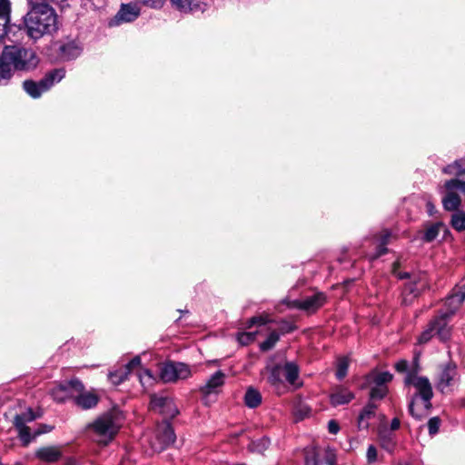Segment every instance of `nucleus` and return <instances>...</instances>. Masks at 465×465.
I'll use <instances>...</instances> for the list:
<instances>
[{
	"label": "nucleus",
	"mask_w": 465,
	"mask_h": 465,
	"mask_svg": "<svg viewBox=\"0 0 465 465\" xmlns=\"http://www.w3.org/2000/svg\"><path fill=\"white\" fill-rule=\"evenodd\" d=\"M60 1L28 0L30 9L25 17V24L31 38L38 39L57 30V15L50 4Z\"/></svg>",
	"instance_id": "f257e3e1"
},
{
	"label": "nucleus",
	"mask_w": 465,
	"mask_h": 465,
	"mask_svg": "<svg viewBox=\"0 0 465 465\" xmlns=\"http://www.w3.org/2000/svg\"><path fill=\"white\" fill-rule=\"evenodd\" d=\"M38 59L31 49L5 46L0 54V85H7L14 71H30L36 67Z\"/></svg>",
	"instance_id": "f03ea898"
},
{
	"label": "nucleus",
	"mask_w": 465,
	"mask_h": 465,
	"mask_svg": "<svg viewBox=\"0 0 465 465\" xmlns=\"http://www.w3.org/2000/svg\"><path fill=\"white\" fill-rule=\"evenodd\" d=\"M405 383L416 389V393L409 403V412L413 418L422 420L431 408L430 400L433 397L431 384L427 377L412 372L406 375Z\"/></svg>",
	"instance_id": "7ed1b4c3"
},
{
	"label": "nucleus",
	"mask_w": 465,
	"mask_h": 465,
	"mask_svg": "<svg viewBox=\"0 0 465 465\" xmlns=\"http://www.w3.org/2000/svg\"><path fill=\"white\" fill-rule=\"evenodd\" d=\"M444 195L442 196V205L446 211L455 213L451 215L450 224L459 231L465 230V213L459 211L461 204V199L459 193L465 196V182L460 179H450L444 183Z\"/></svg>",
	"instance_id": "20e7f679"
},
{
	"label": "nucleus",
	"mask_w": 465,
	"mask_h": 465,
	"mask_svg": "<svg viewBox=\"0 0 465 465\" xmlns=\"http://www.w3.org/2000/svg\"><path fill=\"white\" fill-rule=\"evenodd\" d=\"M262 374L267 383L280 394L285 387L282 377L285 378L288 383L294 385L299 377V367L293 361H286L283 365L270 362Z\"/></svg>",
	"instance_id": "39448f33"
},
{
	"label": "nucleus",
	"mask_w": 465,
	"mask_h": 465,
	"mask_svg": "<svg viewBox=\"0 0 465 465\" xmlns=\"http://www.w3.org/2000/svg\"><path fill=\"white\" fill-rule=\"evenodd\" d=\"M122 421V411L113 409L99 417L90 427L96 434V440L101 443L107 444L118 432Z\"/></svg>",
	"instance_id": "423d86ee"
},
{
	"label": "nucleus",
	"mask_w": 465,
	"mask_h": 465,
	"mask_svg": "<svg viewBox=\"0 0 465 465\" xmlns=\"http://www.w3.org/2000/svg\"><path fill=\"white\" fill-rule=\"evenodd\" d=\"M400 263L395 262L392 266V273L399 279H410V282L405 284L402 291L401 303L405 306L411 305L415 298L427 288V276L424 272L410 274L409 272H401L399 270Z\"/></svg>",
	"instance_id": "0eeeda50"
},
{
	"label": "nucleus",
	"mask_w": 465,
	"mask_h": 465,
	"mask_svg": "<svg viewBox=\"0 0 465 465\" xmlns=\"http://www.w3.org/2000/svg\"><path fill=\"white\" fill-rule=\"evenodd\" d=\"M65 75L63 68L48 72L39 82L25 80L23 83L24 90L33 98H39L43 93L48 91L53 85L59 83Z\"/></svg>",
	"instance_id": "6e6552de"
},
{
	"label": "nucleus",
	"mask_w": 465,
	"mask_h": 465,
	"mask_svg": "<svg viewBox=\"0 0 465 465\" xmlns=\"http://www.w3.org/2000/svg\"><path fill=\"white\" fill-rule=\"evenodd\" d=\"M450 316L447 313H443L434 319L420 336L419 342L425 343L429 341L432 336L438 335L440 340L446 341L450 337V329L448 327L447 318Z\"/></svg>",
	"instance_id": "1a4fd4ad"
},
{
	"label": "nucleus",
	"mask_w": 465,
	"mask_h": 465,
	"mask_svg": "<svg viewBox=\"0 0 465 465\" xmlns=\"http://www.w3.org/2000/svg\"><path fill=\"white\" fill-rule=\"evenodd\" d=\"M160 378L164 382H175L178 380L187 379L192 371L189 365L183 362L167 361L159 368Z\"/></svg>",
	"instance_id": "9d476101"
},
{
	"label": "nucleus",
	"mask_w": 465,
	"mask_h": 465,
	"mask_svg": "<svg viewBox=\"0 0 465 465\" xmlns=\"http://www.w3.org/2000/svg\"><path fill=\"white\" fill-rule=\"evenodd\" d=\"M175 440L174 431L170 423L163 421L157 425L154 439L150 442L153 451L161 452Z\"/></svg>",
	"instance_id": "9b49d317"
},
{
	"label": "nucleus",
	"mask_w": 465,
	"mask_h": 465,
	"mask_svg": "<svg viewBox=\"0 0 465 465\" xmlns=\"http://www.w3.org/2000/svg\"><path fill=\"white\" fill-rule=\"evenodd\" d=\"M74 395H72L74 403L83 410L92 409L98 403V396L93 391H85L84 384L78 379L71 380Z\"/></svg>",
	"instance_id": "f8f14e48"
},
{
	"label": "nucleus",
	"mask_w": 465,
	"mask_h": 465,
	"mask_svg": "<svg viewBox=\"0 0 465 465\" xmlns=\"http://www.w3.org/2000/svg\"><path fill=\"white\" fill-rule=\"evenodd\" d=\"M150 404L153 411L163 414L164 418H173L178 414L177 407L168 396L153 395Z\"/></svg>",
	"instance_id": "ddd939ff"
},
{
	"label": "nucleus",
	"mask_w": 465,
	"mask_h": 465,
	"mask_svg": "<svg viewBox=\"0 0 465 465\" xmlns=\"http://www.w3.org/2000/svg\"><path fill=\"white\" fill-rule=\"evenodd\" d=\"M141 364V359L139 356L132 359L126 365L121 367L119 370L114 371H111L109 373V380L114 385H118L125 381L130 374V372L136 368H138Z\"/></svg>",
	"instance_id": "4468645a"
},
{
	"label": "nucleus",
	"mask_w": 465,
	"mask_h": 465,
	"mask_svg": "<svg viewBox=\"0 0 465 465\" xmlns=\"http://www.w3.org/2000/svg\"><path fill=\"white\" fill-rule=\"evenodd\" d=\"M441 231H447V228L443 223H426L423 226V229L419 231L418 237L424 242H431L437 239Z\"/></svg>",
	"instance_id": "2eb2a0df"
},
{
	"label": "nucleus",
	"mask_w": 465,
	"mask_h": 465,
	"mask_svg": "<svg viewBox=\"0 0 465 465\" xmlns=\"http://www.w3.org/2000/svg\"><path fill=\"white\" fill-rule=\"evenodd\" d=\"M224 381L225 374L218 371L207 380L204 385L201 386L200 391L205 396L216 394L224 384Z\"/></svg>",
	"instance_id": "dca6fc26"
},
{
	"label": "nucleus",
	"mask_w": 465,
	"mask_h": 465,
	"mask_svg": "<svg viewBox=\"0 0 465 465\" xmlns=\"http://www.w3.org/2000/svg\"><path fill=\"white\" fill-rule=\"evenodd\" d=\"M457 366L454 362L450 361L444 366L441 372L439 375L437 388L440 391H444L446 388L452 384V381L457 375Z\"/></svg>",
	"instance_id": "f3484780"
},
{
	"label": "nucleus",
	"mask_w": 465,
	"mask_h": 465,
	"mask_svg": "<svg viewBox=\"0 0 465 465\" xmlns=\"http://www.w3.org/2000/svg\"><path fill=\"white\" fill-rule=\"evenodd\" d=\"M58 52L63 60L70 61L80 55L82 48L76 42L69 41L67 43L61 44L58 47Z\"/></svg>",
	"instance_id": "a211bd4d"
},
{
	"label": "nucleus",
	"mask_w": 465,
	"mask_h": 465,
	"mask_svg": "<svg viewBox=\"0 0 465 465\" xmlns=\"http://www.w3.org/2000/svg\"><path fill=\"white\" fill-rule=\"evenodd\" d=\"M325 302V296L322 292L315 293L298 302V307L307 312H314Z\"/></svg>",
	"instance_id": "6ab92c4d"
},
{
	"label": "nucleus",
	"mask_w": 465,
	"mask_h": 465,
	"mask_svg": "<svg viewBox=\"0 0 465 465\" xmlns=\"http://www.w3.org/2000/svg\"><path fill=\"white\" fill-rule=\"evenodd\" d=\"M465 301V284L455 288L453 290V293L447 299L446 303L452 307L446 313L450 317L452 316L456 310Z\"/></svg>",
	"instance_id": "aec40b11"
},
{
	"label": "nucleus",
	"mask_w": 465,
	"mask_h": 465,
	"mask_svg": "<svg viewBox=\"0 0 465 465\" xmlns=\"http://www.w3.org/2000/svg\"><path fill=\"white\" fill-rule=\"evenodd\" d=\"M140 15V8L136 4H123L116 15V18L122 22H132Z\"/></svg>",
	"instance_id": "412c9836"
},
{
	"label": "nucleus",
	"mask_w": 465,
	"mask_h": 465,
	"mask_svg": "<svg viewBox=\"0 0 465 465\" xmlns=\"http://www.w3.org/2000/svg\"><path fill=\"white\" fill-rule=\"evenodd\" d=\"M35 456L45 462H55L62 457V451L58 447L46 446L38 449Z\"/></svg>",
	"instance_id": "4be33fe9"
},
{
	"label": "nucleus",
	"mask_w": 465,
	"mask_h": 465,
	"mask_svg": "<svg viewBox=\"0 0 465 465\" xmlns=\"http://www.w3.org/2000/svg\"><path fill=\"white\" fill-rule=\"evenodd\" d=\"M74 391L71 386V381L64 383L54 386L51 390V395L54 401L58 402H63L65 400L72 398V395H74Z\"/></svg>",
	"instance_id": "5701e85b"
},
{
	"label": "nucleus",
	"mask_w": 465,
	"mask_h": 465,
	"mask_svg": "<svg viewBox=\"0 0 465 465\" xmlns=\"http://www.w3.org/2000/svg\"><path fill=\"white\" fill-rule=\"evenodd\" d=\"M379 440L382 449L388 452H392L396 446L395 434L387 428L379 430Z\"/></svg>",
	"instance_id": "b1692460"
},
{
	"label": "nucleus",
	"mask_w": 465,
	"mask_h": 465,
	"mask_svg": "<svg viewBox=\"0 0 465 465\" xmlns=\"http://www.w3.org/2000/svg\"><path fill=\"white\" fill-rule=\"evenodd\" d=\"M172 6L181 13L188 14L200 10L201 0H170Z\"/></svg>",
	"instance_id": "393cba45"
},
{
	"label": "nucleus",
	"mask_w": 465,
	"mask_h": 465,
	"mask_svg": "<svg viewBox=\"0 0 465 465\" xmlns=\"http://www.w3.org/2000/svg\"><path fill=\"white\" fill-rule=\"evenodd\" d=\"M377 405L370 401L361 412L358 419V425L360 429H368L370 426L369 420L375 416Z\"/></svg>",
	"instance_id": "a878e982"
},
{
	"label": "nucleus",
	"mask_w": 465,
	"mask_h": 465,
	"mask_svg": "<svg viewBox=\"0 0 465 465\" xmlns=\"http://www.w3.org/2000/svg\"><path fill=\"white\" fill-rule=\"evenodd\" d=\"M354 395L345 388H337L331 395V402L332 405H342L350 402Z\"/></svg>",
	"instance_id": "bb28decb"
},
{
	"label": "nucleus",
	"mask_w": 465,
	"mask_h": 465,
	"mask_svg": "<svg viewBox=\"0 0 465 465\" xmlns=\"http://www.w3.org/2000/svg\"><path fill=\"white\" fill-rule=\"evenodd\" d=\"M391 237V232L390 231L383 230L382 232H381V233L379 234V236L376 239L377 251H376L375 254H373L371 257V260H375L387 252L388 249L386 248V245L389 243Z\"/></svg>",
	"instance_id": "cd10ccee"
},
{
	"label": "nucleus",
	"mask_w": 465,
	"mask_h": 465,
	"mask_svg": "<svg viewBox=\"0 0 465 465\" xmlns=\"http://www.w3.org/2000/svg\"><path fill=\"white\" fill-rule=\"evenodd\" d=\"M442 172L449 175L455 176L454 179H459V176L465 174V158L456 160L450 164H448L442 169Z\"/></svg>",
	"instance_id": "c85d7f7f"
},
{
	"label": "nucleus",
	"mask_w": 465,
	"mask_h": 465,
	"mask_svg": "<svg viewBox=\"0 0 465 465\" xmlns=\"http://www.w3.org/2000/svg\"><path fill=\"white\" fill-rule=\"evenodd\" d=\"M10 2L0 0V35L5 34V27L10 21Z\"/></svg>",
	"instance_id": "c756f323"
},
{
	"label": "nucleus",
	"mask_w": 465,
	"mask_h": 465,
	"mask_svg": "<svg viewBox=\"0 0 465 465\" xmlns=\"http://www.w3.org/2000/svg\"><path fill=\"white\" fill-rule=\"evenodd\" d=\"M392 380V375L388 371L373 372L368 376V381L373 386H386Z\"/></svg>",
	"instance_id": "7c9ffc66"
},
{
	"label": "nucleus",
	"mask_w": 465,
	"mask_h": 465,
	"mask_svg": "<svg viewBox=\"0 0 465 465\" xmlns=\"http://www.w3.org/2000/svg\"><path fill=\"white\" fill-rule=\"evenodd\" d=\"M244 401L249 408H256L262 401V395L257 390L249 388L246 391Z\"/></svg>",
	"instance_id": "2f4dec72"
},
{
	"label": "nucleus",
	"mask_w": 465,
	"mask_h": 465,
	"mask_svg": "<svg viewBox=\"0 0 465 465\" xmlns=\"http://www.w3.org/2000/svg\"><path fill=\"white\" fill-rule=\"evenodd\" d=\"M35 420V415L32 411V410H28L27 411L17 414L15 417L14 424L15 427L26 426L27 422H31Z\"/></svg>",
	"instance_id": "473e14b6"
},
{
	"label": "nucleus",
	"mask_w": 465,
	"mask_h": 465,
	"mask_svg": "<svg viewBox=\"0 0 465 465\" xmlns=\"http://www.w3.org/2000/svg\"><path fill=\"white\" fill-rule=\"evenodd\" d=\"M270 445V440L268 438H262L257 440H253L249 444V450L252 452L262 453L268 449Z\"/></svg>",
	"instance_id": "72a5a7b5"
},
{
	"label": "nucleus",
	"mask_w": 465,
	"mask_h": 465,
	"mask_svg": "<svg viewBox=\"0 0 465 465\" xmlns=\"http://www.w3.org/2000/svg\"><path fill=\"white\" fill-rule=\"evenodd\" d=\"M349 359L347 357H341L338 359L336 377L339 380H342L347 375L349 368Z\"/></svg>",
	"instance_id": "f704fd0d"
},
{
	"label": "nucleus",
	"mask_w": 465,
	"mask_h": 465,
	"mask_svg": "<svg viewBox=\"0 0 465 465\" xmlns=\"http://www.w3.org/2000/svg\"><path fill=\"white\" fill-rule=\"evenodd\" d=\"M387 386H372L370 391V400L371 402L375 400H381L387 395Z\"/></svg>",
	"instance_id": "c9c22d12"
},
{
	"label": "nucleus",
	"mask_w": 465,
	"mask_h": 465,
	"mask_svg": "<svg viewBox=\"0 0 465 465\" xmlns=\"http://www.w3.org/2000/svg\"><path fill=\"white\" fill-rule=\"evenodd\" d=\"M279 340V334L276 331L270 333L268 338L261 343L260 348L262 351H269L272 349Z\"/></svg>",
	"instance_id": "e433bc0d"
},
{
	"label": "nucleus",
	"mask_w": 465,
	"mask_h": 465,
	"mask_svg": "<svg viewBox=\"0 0 465 465\" xmlns=\"http://www.w3.org/2000/svg\"><path fill=\"white\" fill-rule=\"evenodd\" d=\"M138 379L142 386L144 388L150 386L154 381V378L149 370H143L142 371H140V373L138 374Z\"/></svg>",
	"instance_id": "4c0bfd02"
},
{
	"label": "nucleus",
	"mask_w": 465,
	"mask_h": 465,
	"mask_svg": "<svg viewBox=\"0 0 465 465\" xmlns=\"http://www.w3.org/2000/svg\"><path fill=\"white\" fill-rule=\"evenodd\" d=\"M256 332H241L237 336L238 341L242 345H248L255 340Z\"/></svg>",
	"instance_id": "58836bf2"
},
{
	"label": "nucleus",
	"mask_w": 465,
	"mask_h": 465,
	"mask_svg": "<svg viewBox=\"0 0 465 465\" xmlns=\"http://www.w3.org/2000/svg\"><path fill=\"white\" fill-rule=\"evenodd\" d=\"M440 426V419L439 417L430 418L428 421L429 433L433 436L438 433Z\"/></svg>",
	"instance_id": "ea45409f"
},
{
	"label": "nucleus",
	"mask_w": 465,
	"mask_h": 465,
	"mask_svg": "<svg viewBox=\"0 0 465 465\" xmlns=\"http://www.w3.org/2000/svg\"><path fill=\"white\" fill-rule=\"evenodd\" d=\"M18 430L21 440L27 444L31 439L30 428L27 426L15 427Z\"/></svg>",
	"instance_id": "a19ab883"
},
{
	"label": "nucleus",
	"mask_w": 465,
	"mask_h": 465,
	"mask_svg": "<svg viewBox=\"0 0 465 465\" xmlns=\"http://www.w3.org/2000/svg\"><path fill=\"white\" fill-rule=\"evenodd\" d=\"M305 465H320V461L318 460L317 454L314 450L306 452Z\"/></svg>",
	"instance_id": "79ce46f5"
},
{
	"label": "nucleus",
	"mask_w": 465,
	"mask_h": 465,
	"mask_svg": "<svg viewBox=\"0 0 465 465\" xmlns=\"http://www.w3.org/2000/svg\"><path fill=\"white\" fill-rule=\"evenodd\" d=\"M377 459V450L373 445L369 446L367 450V460L369 462H374Z\"/></svg>",
	"instance_id": "37998d69"
},
{
	"label": "nucleus",
	"mask_w": 465,
	"mask_h": 465,
	"mask_svg": "<svg viewBox=\"0 0 465 465\" xmlns=\"http://www.w3.org/2000/svg\"><path fill=\"white\" fill-rule=\"evenodd\" d=\"M325 461H326L327 465H334L335 454L332 450L327 449L325 450Z\"/></svg>",
	"instance_id": "c03bdc74"
},
{
	"label": "nucleus",
	"mask_w": 465,
	"mask_h": 465,
	"mask_svg": "<svg viewBox=\"0 0 465 465\" xmlns=\"http://www.w3.org/2000/svg\"><path fill=\"white\" fill-rule=\"evenodd\" d=\"M328 430L330 433L336 434L339 431L340 427L335 420H331L328 423Z\"/></svg>",
	"instance_id": "a18cd8bd"
},
{
	"label": "nucleus",
	"mask_w": 465,
	"mask_h": 465,
	"mask_svg": "<svg viewBox=\"0 0 465 465\" xmlns=\"http://www.w3.org/2000/svg\"><path fill=\"white\" fill-rule=\"evenodd\" d=\"M408 368V362L406 361H401L396 363V370L398 371H405Z\"/></svg>",
	"instance_id": "49530a36"
},
{
	"label": "nucleus",
	"mask_w": 465,
	"mask_h": 465,
	"mask_svg": "<svg viewBox=\"0 0 465 465\" xmlns=\"http://www.w3.org/2000/svg\"><path fill=\"white\" fill-rule=\"evenodd\" d=\"M400 426H401L400 420L398 418H394L391 423V431L398 430L400 428Z\"/></svg>",
	"instance_id": "de8ad7c7"
},
{
	"label": "nucleus",
	"mask_w": 465,
	"mask_h": 465,
	"mask_svg": "<svg viewBox=\"0 0 465 465\" xmlns=\"http://www.w3.org/2000/svg\"><path fill=\"white\" fill-rule=\"evenodd\" d=\"M260 323V324H264V322L262 321L261 318H257V317H253L250 320V324L249 326H252L253 324H256V323Z\"/></svg>",
	"instance_id": "09e8293b"
},
{
	"label": "nucleus",
	"mask_w": 465,
	"mask_h": 465,
	"mask_svg": "<svg viewBox=\"0 0 465 465\" xmlns=\"http://www.w3.org/2000/svg\"><path fill=\"white\" fill-rule=\"evenodd\" d=\"M66 465H77V464L75 463V461H74V460H69L66 462Z\"/></svg>",
	"instance_id": "8fccbe9b"
}]
</instances>
